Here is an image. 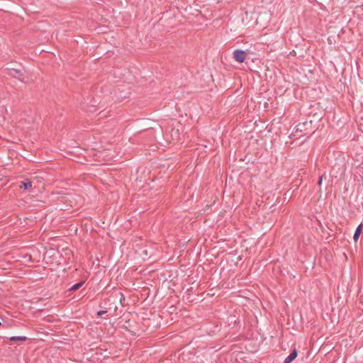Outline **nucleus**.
<instances>
[{"label": "nucleus", "mask_w": 363, "mask_h": 363, "mask_svg": "<svg viewBox=\"0 0 363 363\" xmlns=\"http://www.w3.org/2000/svg\"><path fill=\"white\" fill-rule=\"evenodd\" d=\"M0 325H1V323L0 322Z\"/></svg>", "instance_id": "9"}, {"label": "nucleus", "mask_w": 363, "mask_h": 363, "mask_svg": "<svg viewBox=\"0 0 363 363\" xmlns=\"http://www.w3.org/2000/svg\"><path fill=\"white\" fill-rule=\"evenodd\" d=\"M27 339L25 336H13L9 338L11 341H25Z\"/></svg>", "instance_id": "5"}, {"label": "nucleus", "mask_w": 363, "mask_h": 363, "mask_svg": "<svg viewBox=\"0 0 363 363\" xmlns=\"http://www.w3.org/2000/svg\"><path fill=\"white\" fill-rule=\"evenodd\" d=\"M323 175L320 176L319 179H318V186H320L321 184H322V182H323Z\"/></svg>", "instance_id": "7"}, {"label": "nucleus", "mask_w": 363, "mask_h": 363, "mask_svg": "<svg viewBox=\"0 0 363 363\" xmlns=\"http://www.w3.org/2000/svg\"><path fill=\"white\" fill-rule=\"evenodd\" d=\"M106 313V311H99L97 314H98V315L101 316V315L105 314Z\"/></svg>", "instance_id": "8"}, {"label": "nucleus", "mask_w": 363, "mask_h": 363, "mask_svg": "<svg viewBox=\"0 0 363 363\" xmlns=\"http://www.w3.org/2000/svg\"><path fill=\"white\" fill-rule=\"evenodd\" d=\"M362 228H363V224L361 223L356 228V230H355L354 236H353V239L355 242H357L358 240L359 235L362 233Z\"/></svg>", "instance_id": "4"}, {"label": "nucleus", "mask_w": 363, "mask_h": 363, "mask_svg": "<svg viewBox=\"0 0 363 363\" xmlns=\"http://www.w3.org/2000/svg\"><path fill=\"white\" fill-rule=\"evenodd\" d=\"M83 284H84V282H82V281H81V282H79V283H77V284H74V285L71 287L70 290H71V291H75V290H77L78 289H79V288L83 285Z\"/></svg>", "instance_id": "6"}, {"label": "nucleus", "mask_w": 363, "mask_h": 363, "mask_svg": "<svg viewBox=\"0 0 363 363\" xmlns=\"http://www.w3.org/2000/svg\"><path fill=\"white\" fill-rule=\"evenodd\" d=\"M19 187L25 190H30L32 188V182L29 179H26L21 182Z\"/></svg>", "instance_id": "3"}, {"label": "nucleus", "mask_w": 363, "mask_h": 363, "mask_svg": "<svg viewBox=\"0 0 363 363\" xmlns=\"http://www.w3.org/2000/svg\"><path fill=\"white\" fill-rule=\"evenodd\" d=\"M233 57L237 62H243L246 58V54L242 50H236L233 52Z\"/></svg>", "instance_id": "1"}, {"label": "nucleus", "mask_w": 363, "mask_h": 363, "mask_svg": "<svg viewBox=\"0 0 363 363\" xmlns=\"http://www.w3.org/2000/svg\"><path fill=\"white\" fill-rule=\"evenodd\" d=\"M298 352L296 349H294L290 354L284 359V363H291L297 357Z\"/></svg>", "instance_id": "2"}]
</instances>
